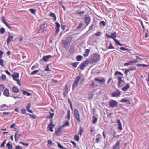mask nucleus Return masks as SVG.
<instances>
[{
    "instance_id": "4c0bfd02",
    "label": "nucleus",
    "mask_w": 149,
    "mask_h": 149,
    "mask_svg": "<svg viewBox=\"0 0 149 149\" xmlns=\"http://www.w3.org/2000/svg\"><path fill=\"white\" fill-rule=\"evenodd\" d=\"M23 94L24 95H27V96H30L31 95V94L30 93H28L27 92H26V91H23Z\"/></svg>"
},
{
    "instance_id": "6e6552de",
    "label": "nucleus",
    "mask_w": 149,
    "mask_h": 149,
    "mask_svg": "<svg viewBox=\"0 0 149 149\" xmlns=\"http://www.w3.org/2000/svg\"><path fill=\"white\" fill-rule=\"evenodd\" d=\"M110 106L112 108H115L118 106V103L116 101L111 100L109 102Z\"/></svg>"
},
{
    "instance_id": "09e8293b",
    "label": "nucleus",
    "mask_w": 149,
    "mask_h": 149,
    "mask_svg": "<svg viewBox=\"0 0 149 149\" xmlns=\"http://www.w3.org/2000/svg\"><path fill=\"white\" fill-rule=\"evenodd\" d=\"M117 74H119L122 76H123V74L120 72L118 71H116L115 73V76H116Z\"/></svg>"
},
{
    "instance_id": "aec40b11",
    "label": "nucleus",
    "mask_w": 149,
    "mask_h": 149,
    "mask_svg": "<svg viewBox=\"0 0 149 149\" xmlns=\"http://www.w3.org/2000/svg\"><path fill=\"white\" fill-rule=\"evenodd\" d=\"M120 102L122 103L126 102L127 104H131V103L129 100L126 99L125 98L122 99L120 100Z\"/></svg>"
},
{
    "instance_id": "49530a36",
    "label": "nucleus",
    "mask_w": 149,
    "mask_h": 149,
    "mask_svg": "<svg viewBox=\"0 0 149 149\" xmlns=\"http://www.w3.org/2000/svg\"><path fill=\"white\" fill-rule=\"evenodd\" d=\"M5 24L8 28L10 29V30L12 29V27L11 26L10 24L9 23L7 22Z\"/></svg>"
},
{
    "instance_id": "f704fd0d",
    "label": "nucleus",
    "mask_w": 149,
    "mask_h": 149,
    "mask_svg": "<svg viewBox=\"0 0 149 149\" xmlns=\"http://www.w3.org/2000/svg\"><path fill=\"white\" fill-rule=\"evenodd\" d=\"M97 118L93 116V121L92 123L93 124H95L97 122Z\"/></svg>"
},
{
    "instance_id": "e2e57ef3",
    "label": "nucleus",
    "mask_w": 149,
    "mask_h": 149,
    "mask_svg": "<svg viewBox=\"0 0 149 149\" xmlns=\"http://www.w3.org/2000/svg\"><path fill=\"white\" fill-rule=\"evenodd\" d=\"M88 98L89 99H92L94 97V95L93 94H90L88 95Z\"/></svg>"
},
{
    "instance_id": "39448f33",
    "label": "nucleus",
    "mask_w": 149,
    "mask_h": 149,
    "mask_svg": "<svg viewBox=\"0 0 149 149\" xmlns=\"http://www.w3.org/2000/svg\"><path fill=\"white\" fill-rule=\"evenodd\" d=\"M74 114L75 115V118L77 122H80L81 120L80 118V114L78 110L77 109H74Z\"/></svg>"
},
{
    "instance_id": "603ef678",
    "label": "nucleus",
    "mask_w": 149,
    "mask_h": 149,
    "mask_svg": "<svg viewBox=\"0 0 149 149\" xmlns=\"http://www.w3.org/2000/svg\"><path fill=\"white\" fill-rule=\"evenodd\" d=\"M49 15L53 17H54L56 16L55 14L54 13L52 12H51L50 13Z\"/></svg>"
},
{
    "instance_id": "c03bdc74",
    "label": "nucleus",
    "mask_w": 149,
    "mask_h": 149,
    "mask_svg": "<svg viewBox=\"0 0 149 149\" xmlns=\"http://www.w3.org/2000/svg\"><path fill=\"white\" fill-rule=\"evenodd\" d=\"M83 131V129L81 127H80L79 128V131L78 132V133H79L80 135V136H81L82 135V133Z\"/></svg>"
},
{
    "instance_id": "f03ea898",
    "label": "nucleus",
    "mask_w": 149,
    "mask_h": 149,
    "mask_svg": "<svg viewBox=\"0 0 149 149\" xmlns=\"http://www.w3.org/2000/svg\"><path fill=\"white\" fill-rule=\"evenodd\" d=\"M72 37H68L65 41H63V44L65 48L69 46L70 45V43L72 40Z\"/></svg>"
},
{
    "instance_id": "4468645a",
    "label": "nucleus",
    "mask_w": 149,
    "mask_h": 149,
    "mask_svg": "<svg viewBox=\"0 0 149 149\" xmlns=\"http://www.w3.org/2000/svg\"><path fill=\"white\" fill-rule=\"evenodd\" d=\"M55 126V125L52 123H50L48 125L47 128V130H50L51 132H52L54 131L53 129V128Z\"/></svg>"
},
{
    "instance_id": "b1692460",
    "label": "nucleus",
    "mask_w": 149,
    "mask_h": 149,
    "mask_svg": "<svg viewBox=\"0 0 149 149\" xmlns=\"http://www.w3.org/2000/svg\"><path fill=\"white\" fill-rule=\"evenodd\" d=\"M130 84L129 83L127 84L126 86L122 88L123 91H125L128 89L130 88Z\"/></svg>"
},
{
    "instance_id": "0eeeda50",
    "label": "nucleus",
    "mask_w": 149,
    "mask_h": 149,
    "mask_svg": "<svg viewBox=\"0 0 149 149\" xmlns=\"http://www.w3.org/2000/svg\"><path fill=\"white\" fill-rule=\"evenodd\" d=\"M84 20L85 21L86 26H88L91 21V17L88 15H84Z\"/></svg>"
},
{
    "instance_id": "c9c22d12",
    "label": "nucleus",
    "mask_w": 149,
    "mask_h": 149,
    "mask_svg": "<svg viewBox=\"0 0 149 149\" xmlns=\"http://www.w3.org/2000/svg\"><path fill=\"white\" fill-rule=\"evenodd\" d=\"M5 30L4 28L2 27L0 29V33L1 34H3L5 32Z\"/></svg>"
},
{
    "instance_id": "e433bc0d",
    "label": "nucleus",
    "mask_w": 149,
    "mask_h": 149,
    "mask_svg": "<svg viewBox=\"0 0 149 149\" xmlns=\"http://www.w3.org/2000/svg\"><path fill=\"white\" fill-rule=\"evenodd\" d=\"M29 10L30 12H31L32 14H33V15L35 14L36 11V9L32 8L29 9Z\"/></svg>"
},
{
    "instance_id": "7ed1b4c3",
    "label": "nucleus",
    "mask_w": 149,
    "mask_h": 149,
    "mask_svg": "<svg viewBox=\"0 0 149 149\" xmlns=\"http://www.w3.org/2000/svg\"><path fill=\"white\" fill-rule=\"evenodd\" d=\"M14 80L17 81L18 84L20 86H21L19 80L17 79L19 77V74L18 73L15 74H12V75Z\"/></svg>"
},
{
    "instance_id": "a878e982",
    "label": "nucleus",
    "mask_w": 149,
    "mask_h": 149,
    "mask_svg": "<svg viewBox=\"0 0 149 149\" xmlns=\"http://www.w3.org/2000/svg\"><path fill=\"white\" fill-rule=\"evenodd\" d=\"M3 95L7 97L9 96V92L8 89H6L3 93Z\"/></svg>"
},
{
    "instance_id": "864d4df0",
    "label": "nucleus",
    "mask_w": 149,
    "mask_h": 149,
    "mask_svg": "<svg viewBox=\"0 0 149 149\" xmlns=\"http://www.w3.org/2000/svg\"><path fill=\"white\" fill-rule=\"evenodd\" d=\"M108 49H115V47H113L112 44L110 43V44L109 45V47H108Z\"/></svg>"
},
{
    "instance_id": "79ce46f5",
    "label": "nucleus",
    "mask_w": 149,
    "mask_h": 149,
    "mask_svg": "<svg viewBox=\"0 0 149 149\" xmlns=\"http://www.w3.org/2000/svg\"><path fill=\"white\" fill-rule=\"evenodd\" d=\"M6 146L8 149H12L13 146L9 143H8L7 144Z\"/></svg>"
},
{
    "instance_id": "473e14b6",
    "label": "nucleus",
    "mask_w": 149,
    "mask_h": 149,
    "mask_svg": "<svg viewBox=\"0 0 149 149\" xmlns=\"http://www.w3.org/2000/svg\"><path fill=\"white\" fill-rule=\"evenodd\" d=\"M70 125L69 122L68 121H66L64 123L63 125L62 126V127L63 128L65 126H68Z\"/></svg>"
},
{
    "instance_id": "72a5a7b5",
    "label": "nucleus",
    "mask_w": 149,
    "mask_h": 149,
    "mask_svg": "<svg viewBox=\"0 0 149 149\" xmlns=\"http://www.w3.org/2000/svg\"><path fill=\"white\" fill-rule=\"evenodd\" d=\"M68 86L66 84L64 87V91L66 93H68Z\"/></svg>"
},
{
    "instance_id": "f8f14e48",
    "label": "nucleus",
    "mask_w": 149,
    "mask_h": 149,
    "mask_svg": "<svg viewBox=\"0 0 149 149\" xmlns=\"http://www.w3.org/2000/svg\"><path fill=\"white\" fill-rule=\"evenodd\" d=\"M63 128L62 127H61L58 128L55 131V134L56 136H61L63 133L62 130L61 129Z\"/></svg>"
},
{
    "instance_id": "cd10ccee",
    "label": "nucleus",
    "mask_w": 149,
    "mask_h": 149,
    "mask_svg": "<svg viewBox=\"0 0 149 149\" xmlns=\"http://www.w3.org/2000/svg\"><path fill=\"white\" fill-rule=\"evenodd\" d=\"M5 88V86L4 85H0V96L1 94V92L3 91Z\"/></svg>"
},
{
    "instance_id": "f3484780",
    "label": "nucleus",
    "mask_w": 149,
    "mask_h": 149,
    "mask_svg": "<svg viewBox=\"0 0 149 149\" xmlns=\"http://www.w3.org/2000/svg\"><path fill=\"white\" fill-rule=\"evenodd\" d=\"M125 84L124 80H122L118 81V87L120 88L121 87L123 86Z\"/></svg>"
},
{
    "instance_id": "5701e85b",
    "label": "nucleus",
    "mask_w": 149,
    "mask_h": 149,
    "mask_svg": "<svg viewBox=\"0 0 149 149\" xmlns=\"http://www.w3.org/2000/svg\"><path fill=\"white\" fill-rule=\"evenodd\" d=\"M90 52V50L89 49H86L85 52L83 54V56L85 57H87L89 54Z\"/></svg>"
},
{
    "instance_id": "de8ad7c7",
    "label": "nucleus",
    "mask_w": 149,
    "mask_h": 149,
    "mask_svg": "<svg viewBox=\"0 0 149 149\" xmlns=\"http://www.w3.org/2000/svg\"><path fill=\"white\" fill-rule=\"evenodd\" d=\"M39 67L38 64L36 63L33 65L31 68V70H33L35 68H38Z\"/></svg>"
},
{
    "instance_id": "6e6d98bb",
    "label": "nucleus",
    "mask_w": 149,
    "mask_h": 149,
    "mask_svg": "<svg viewBox=\"0 0 149 149\" xmlns=\"http://www.w3.org/2000/svg\"><path fill=\"white\" fill-rule=\"evenodd\" d=\"M74 139L75 140L78 141L79 139V138L78 136L76 134L74 136Z\"/></svg>"
},
{
    "instance_id": "1a4fd4ad",
    "label": "nucleus",
    "mask_w": 149,
    "mask_h": 149,
    "mask_svg": "<svg viewBox=\"0 0 149 149\" xmlns=\"http://www.w3.org/2000/svg\"><path fill=\"white\" fill-rule=\"evenodd\" d=\"M121 94V92L119 90H117L116 91L113 92L112 93V97H118Z\"/></svg>"
},
{
    "instance_id": "774afa93",
    "label": "nucleus",
    "mask_w": 149,
    "mask_h": 149,
    "mask_svg": "<svg viewBox=\"0 0 149 149\" xmlns=\"http://www.w3.org/2000/svg\"><path fill=\"white\" fill-rule=\"evenodd\" d=\"M146 80L147 81L148 84L149 86V74L148 75V78L147 79H146Z\"/></svg>"
},
{
    "instance_id": "c756f323",
    "label": "nucleus",
    "mask_w": 149,
    "mask_h": 149,
    "mask_svg": "<svg viewBox=\"0 0 149 149\" xmlns=\"http://www.w3.org/2000/svg\"><path fill=\"white\" fill-rule=\"evenodd\" d=\"M27 115H29L30 116V118L32 119H35L36 118V116L35 114H33V115H32L31 114L29 113L27 114Z\"/></svg>"
},
{
    "instance_id": "58836bf2",
    "label": "nucleus",
    "mask_w": 149,
    "mask_h": 149,
    "mask_svg": "<svg viewBox=\"0 0 149 149\" xmlns=\"http://www.w3.org/2000/svg\"><path fill=\"white\" fill-rule=\"evenodd\" d=\"M79 63V62H76L73 63H72L71 65L74 67L76 68L77 67L78 64Z\"/></svg>"
},
{
    "instance_id": "9d476101",
    "label": "nucleus",
    "mask_w": 149,
    "mask_h": 149,
    "mask_svg": "<svg viewBox=\"0 0 149 149\" xmlns=\"http://www.w3.org/2000/svg\"><path fill=\"white\" fill-rule=\"evenodd\" d=\"M9 34L7 39V42L8 45L11 42L13 41V40L14 38L13 36L10 33H8Z\"/></svg>"
},
{
    "instance_id": "338daca9",
    "label": "nucleus",
    "mask_w": 149,
    "mask_h": 149,
    "mask_svg": "<svg viewBox=\"0 0 149 149\" xmlns=\"http://www.w3.org/2000/svg\"><path fill=\"white\" fill-rule=\"evenodd\" d=\"M21 112L23 114H25L26 113V111L25 109H22L21 110Z\"/></svg>"
},
{
    "instance_id": "680f3d73",
    "label": "nucleus",
    "mask_w": 149,
    "mask_h": 149,
    "mask_svg": "<svg viewBox=\"0 0 149 149\" xmlns=\"http://www.w3.org/2000/svg\"><path fill=\"white\" fill-rule=\"evenodd\" d=\"M70 110H68L67 112V116L68 117V120H69L70 119Z\"/></svg>"
},
{
    "instance_id": "052dcab7",
    "label": "nucleus",
    "mask_w": 149,
    "mask_h": 149,
    "mask_svg": "<svg viewBox=\"0 0 149 149\" xmlns=\"http://www.w3.org/2000/svg\"><path fill=\"white\" fill-rule=\"evenodd\" d=\"M1 78L3 80H5L6 79V76L5 75L3 74L1 76Z\"/></svg>"
},
{
    "instance_id": "8fccbe9b",
    "label": "nucleus",
    "mask_w": 149,
    "mask_h": 149,
    "mask_svg": "<svg viewBox=\"0 0 149 149\" xmlns=\"http://www.w3.org/2000/svg\"><path fill=\"white\" fill-rule=\"evenodd\" d=\"M0 65L3 67H4V61L2 59H0Z\"/></svg>"
},
{
    "instance_id": "13d9d810",
    "label": "nucleus",
    "mask_w": 149,
    "mask_h": 149,
    "mask_svg": "<svg viewBox=\"0 0 149 149\" xmlns=\"http://www.w3.org/2000/svg\"><path fill=\"white\" fill-rule=\"evenodd\" d=\"M132 65L131 61H128L127 63H125L124 64V66H127L128 65Z\"/></svg>"
},
{
    "instance_id": "a19ab883",
    "label": "nucleus",
    "mask_w": 149,
    "mask_h": 149,
    "mask_svg": "<svg viewBox=\"0 0 149 149\" xmlns=\"http://www.w3.org/2000/svg\"><path fill=\"white\" fill-rule=\"evenodd\" d=\"M40 71V70H35L33 71L31 73V75H34L35 74L37 73L38 72Z\"/></svg>"
},
{
    "instance_id": "20e7f679",
    "label": "nucleus",
    "mask_w": 149,
    "mask_h": 149,
    "mask_svg": "<svg viewBox=\"0 0 149 149\" xmlns=\"http://www.w3.org/2000/svg\"><path fill=\"white\" fill-rule=\"evenodd\" d=\"M81 77L80 76H77L74 82L72 85V89H74L78 85V84L79 80H80Z\"/></svg>"
},
{
    "instance_id": "ea45409f",
    "label": "nucleus",
    "mask_w": 149,
    "mask_h": 149,
    "mask_svg": "<svg viewBox=\"0 0 149 149\" xmlns=\"http://www.w3.org/2000/svg\"><path fill=\"white\" fill-rule=\"evenodd\" d=\"M128 69L130 71H133L134 70H136V68L135 66H133L130 67L128 68Z\"/></svg>"
},
{
    "instance_id": "f257e3e1",
    "label": "nucleus",
    "mask_w": 149,
    "mask_h": 149,
    "mask_svg": "<svg viewBox=\"0 0 149 149\" xmlns=\"http://www.w3.org/2000/svg\"><path fill=\"white\" fill-rule=\"evenodd\" d=\"M100 58V56L97 54H95L89 59H88L89 64H92L96 62L99 61Z\"/></svg>"
},
{
    "instance_id": "c85d7f7f",
    "label": "nucleus",
    "mask_w": 149,
    "mask_h": 149,
    "mask_svg": "<svg viewBox=\"0 0 149 149\" xmlns=\"http://www.w3.org/2000/svg\"><path fill=\"white\" fill-rule=\"evenodd\" d=\"M83 58V56L81 55H78L76 56V58L77 61H81Z\"/></svg>"
},
{
    "instance_id": "7c9ffc66",
    "label": "nucleus",
    "mask_w": 149,
    "mask_h": 149,
    "mask_svg": "<svg viewBox=\"0 0 149 149\" xmlns=\"http://www.w3.org/2000/svg\"><path fill=\"white\" fill-rule=\"evenodd\" d=\"M136 65L137 67H145L146 66H149V65H146L145 64H137Z\"/></svg>"
},
{
    "instance_id": "9b49d317",
    "label": "nucleus",
    "mask_w": 149,
    "mask_h": 149,
    "mask_svg": "<svg viewBox=\"0 0 149 149\" xmlns=\"http://www.w3.org/2000/svg\"><path fill=\"white\" fill-rule=\"evenodd\" d=\"M94 80L95 81H97L100 84L102 85L105 83V79L103 78H102L101 79H99V78H95Z\"/></svg>"
},
{
    "instance_id": "3c124183",
    "label": "nucleus",
    "mask_w": 149,
    "mask_h": 149,
    "mask_svg": "<svg viewBox=\"0 0 149 149\" xmlns=\"http://www.w3.org/2000/svg\"><path fill=\"white\" fill-rule=\"evenodd\" d=\"M6 139H5V140H4V141H3V143L1 145V147H4V146L5 145L6 143Z\"/></svg>"
},
{
    "instance_id": "2eb2a0df",
    "label": "nucleus",
    "mask_w": 149,
    "mask_h": 149,
    "mask_svg": "<svg viewBox=\"0 0 149 149\" xmlns=\"http://www.w3.org/2000/svg\"><path fill=\"white\" fill-rule=\"evenodd\" d=\"M19 131H18L15 134V139L16 142H17L18 140L19 139L20 137L21 136V134H19L18 132Z\"/></svg>"
},
{
    "instance_id": "37998d69",
    "label": "nucleus",
    "mask_w": 149,
    "mask_h": 149,
    "mask_svg": "<svg viewBox=\"0 0 149 149\" xmlns=\"http://www.w3.org/2000/svg\"><path fill=\"white\" fill-rule=\"evenodd\" d=\"M100 26L103 25L104 26H105L106 25V23L104 21H101L100 22Z\"/></svg>"
},
{
    "instance_id": "dca6fc26",
    "label": "nucleus",
    "mask_w": 149,
    "mask_h": 149,
    "mask_svg": "<svg viewBox=\"0 0 149 149\" xmlns=\"http://www.w3.org/2000/svg\"><path fill=\"white\" fill-rule=\"evenodd\" d=\"M52 57V56L50 55L44 56H43L42 59L44 61L46 62H47L49 59H50Z\"/></svg>"
},
{
    "instance_id": "a18cd8bd",
    "label": "nucleus",
    "mask_w": 149,
    "mask_h": 149,
    "mask_svg": "<svg viewBox=\"0 0 149 149\" xmlns=\"http://www.w3.org/2000/svg\"><path fill=\"white\" fill-rule=\"evenodd\" d=\"M94 26H95V24L93 23L92 24H91V25L89 27V30L93 31V27Z\"/></svg>"
},
{
    "instance_id": "2f4dec72",
    "label": "nucleus",
    "mask_w": 149,
    "mask_h": 149,
    "mask_svg": "<svg viewBox=\"0 0 149 149\" xmlns=\"http://www.w3.org/2000/svg\"><path fill=\"white\" fill-rule=\"evenodd\" d=\"M114 40L116 45H118L120 46H122L123 45L122 44L120 43L118 40L116 39H114Z\"/></svg>"
},
{
    "instance_id": "5fc2aeb1",
    "label": "nucleus",
    "mask_w": 149,
    "mask_h": 149,
    "mask_svg": "<svg viewBox=\"0 0 149 149\" xmlns=\"http://www.w3.org/2000/svg\"><path fill=\"white\" fill-rule=\"evenodd\" d=\"M49 113H50V115L49 116H47V118H50L51 119H52L54 116V113H51L50 112Z\"/></svg>"
},
{
    "instance_id": "6ab92c4d",
    "label": "nucleus",
    "mask_w": 149,
    "mask_h": 149,
    "mask_svg": "<svg viewBox=\"0 0 149 149\" xmlns=\"http://www.w3.org/2000/svg\"><path fill=\"white\" fill-rule=\"evenodd\" d=\"M120 144V142L118 141L117 143L113 146V149H120L121 148Z\"/></svg>"
},
{
    "instance_id": "393cba45",
    "label": "nucleus",
    "mask_w": 149,
    "mask_h": 149,
    "mask_svg": "<svg viewBox=\"0 0 149 149\" xmlns=\"http://www.w3.org/2000/svg\"><path fill=\"white\" fill-rule=\"evenodd\" d=\"M12 89L13 91L15 93H18L19 91V89L17 86H14L12 88Z\"/></svg>"
},
{
    "instance_id": "bf43d9fd",
    "label": "nucleus",
    "mask_w": 149,
    "mask_h": 149,
    "mask_svg": "<svg viewBox=\"0 0 149 149\" xmlns=\"http://www.w3.org/2000/svg\"><path fill=\"white\" fill-rule=\"evenodd\" d=\"M120 49L122 50L129 51V49L127 48H126L124 47H122L120 48Z\"/></svg>"
},
{
    "instance_id": "a211bd4d",
    "label": "nucleus",
    "mask_w": 149,
    "mask_h": 149,
    "mask_svg": "<svg viewBox=\"0 0 149 149\" xmlns=\"http://www.w3.org/2000/svg\"><path fill=\"white\" fill-rule=\"evenodd\" d=\"M9 107L5 104H3L0 106V110L1 111H4L7 110Z\"/></svg>"
},
{
    "instance_id": "bb28decb",
    "label": "nucleus",
    "mask_w": 149,
    "mask_h": 149,
    "mask_svg": "<svg viewBox=\"0 0 149 149\" xmlns=\"http://www.w3.org/2000/svg\"><path fill=\"white\" fill-rule=\"evenodd\" d=\"M117 36V34L116 32H114L112 33L111 35V38L113 39V40L116 39V37Z\"/></svg>"
},
{
    "instance_id": "4be33fe9",
    "label": "nucleus",
    "mask_w": 149,
    "mask_h": 149,
    "mask_svg": "<svg viewBox=\"0 0 149 149\" xmlns=\"http://www.w3.org/2000/svg\"><path fill=\"white\" fill-rule=\"evenodd\" d=\"M117 123L118 124V129L120 130H121L122 129V125L119 119H117Z\"/></svg>"
},
{
    "instance_id": "412c9836",
    "label": "nucleus",
    "mask_w": 149,
    "mask_h": 149,
    "mask_svg": "<svg viewBox=\"0 0 149 149\" xmlns=\"http://www.w3.org/2000/svg\"><path fill=\"white\" fill-rule=\"evenodd\" d=\"M97 137L96 139V142L97 143H99V141H100V139L102 138V136L100 134H97L96 135Z\"/></svg>"
},
{
    "instance_id": "4d7b16f0",
    "label": "nucleus",
    "mask_w": 149,
    "mask_h": 149,
    "mask_svg": "<svg viewBox=\"0 0 149 149\" xmlns=\"http://www.w3.org/2000/svg\"><path fill=\"white\" fill-rule=\"evenodd\" d=\"M138 62V60H134L131 61L132 65H133L134 63H136Z\"/></svg>"
},
{
    "instance_id": "0e129e2a",
    "label": "nucleus",
    "mask_w": 149,
    "mask_h": 149,
    "mask_svg": "<svg viewBox=\"0 0 149 149\" xmlns=\"http://www.w3.org/2000/svg\"><path fill=\"white\" fill-rule=\"evenodd\" d=\"M15 149H22V148L19 145L16 146L15 148Z\"/></svg>"
},
{
    "instance_id": "423d86ee",
    "label": "nucleus",
    "mask_w": 149,
    "mask_h": 149,
    "mask_svg": "<svg viewBox=\"0 0 149 149\" xmlns=\"http://www.w3.org/2000/svg\"><path fill=\"white\" fill-rule=\"evenodd\" d=\"M89 64L88 60H86L85 61L83 62L79 65V67L80 69L83 70L85 67L88 65Z\"/></svg>"
},
{
    "instance_id": "69168bd1",
    "label": "nucleus",
    "mask_w": 149,
    "mask_h": 149,
    "mask_svg": "<svg viewBox=\"0 0 149 149\" xmlns=\"http://www.w3.org/2000/svg\"><path fill=\"white\" fill-rule=\"evenodd\" d=\"M2 21L5 24L7 22L5 19V17L4 16H3L2 17Z\"/></svg>"
},
{
    "instance_id": "ddd939ff",
    "label": "nucleus",
    "mask_w": 149,
    "mask_h": 149,
    "mask_svg": "<svg viewBox=\"0 0 149 149\" xmlns=\"http://www.w3.org/2000/svg\"><path fill=\"white\" fill-rule=\"evenodd\" d=\"M55 24L56 25V34H58L59 31V29L60 27V25L59 23L56 22L55 23Z\"/></svg>"
}]
</instances>
